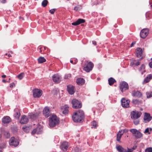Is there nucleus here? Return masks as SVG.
Returning a JSON list of instances; mask_svg holds the SVG:
<instances>
[{
	"label": "nucleus",
	"instance_id": "24",
	"mask_svg": "<svg viewBox=\"0 0 152 152\" xmlns=\"http://www.w3.org/2000/svg\"><path fill=\"white\" fill-rule=\"evenodd\" d=\"M152 78V75L151 74H149L147 75V77L144 79L143 82L147 83L150 81L151 80Z\"/></svg>",
	"mask_w": 152,
	"mask_h": 152
},
{
	"label": "nucleus",
	"instance_id": "63",
	"mask_svg": "<svg viewBox=\"0 0 152 152\" xmlns=\"http://www.w3.org/2000/svg\"><path fill=\"white\" fill-rule=\"evenodd\" d=\"M92 43L93 45H96V42L94 41H92Z\"/></svg>",
	"mask_w": 152,
	"mask_h": 152
},
{
	"label": "nucleus",
	"instance_id": "1",
	"mask_svg": "<svg viewBox=\"0 0 152 152\" xmlns=\"http://www.w3.org/2000/svg\"><path fill=\"white\" fill-rule=\"evenodd\" d=\"M85 118L83 111L80 110L73 113L72 116V120L75 122H81L83 121Z\"/></svg>",
	"mask_w": 152,
	"mask_h": 152
},
{
	"label": "nucleus",
	"instance_id": "28",
	"mask_svg": "<svg viewBox=\"0 0 152 152\" xmlns=\"http://www.w3.org/2000/svg\"><path fill=\"white\" fill-rule=\"evenodd\" d=\"M38 61L39 63L41 64L45 62L46 60L44 57H40L38 59Z\"/></svg>",
	"mask_w": 152,
	"mask_h": 152
},
{
	"label": "nucleus",
	"instance_id": "57",
	"mask_svg": "<svg viewBox=\"0 0 152 152\" xmlns=\"http://www.w3.org/2000/svg\"><path fill=\"white\" fill-rule=\"evenodd\" d=\"M14 129H14V131L13 130V132L15 133L17 132L18 131V129H17V127H14Z\"/></svg>",
	"mask_w": 152,
	"mask_h": 152
},
{
	"label": "nucleus",
	"instance_id": "39",
	"mask_svg": "<svg viewBox=\"0 0 152 152\" xmlns=\"http://www.w3.org/2000/svg\"><path fill=\"white\" fill-rule=\"evenodd\" d=\"M6 142H4L2 144H0V148L1 149H3V148H6Z\"/></svg>",
	"mask_w": 152,
	"mask_h": 152
},
{
	"label": "nucleus",
	"instance_id": "25",
	"mask_svg": "<svg viewBox=\"0 0 152 152\" xmlns=\"http://www.w3.org/2000/svg\"><path fill=\"white\" fill-rule=\"evenodd\" d=\"M45 49V48L42 46H39L37 48L38 50L41 53H43Z\"/></svg>",
	"mask_w": 152,
	"mask_h": 152
},
{
	"label": "nucleus",
	"instance_id": "29",
	"mask_svg": "<svg viewBox=\"0 0 152 152\" xmlns=\"http://www.w3.org/2000/svg\"><path fill=\"white\" fill-rule=\"evenodd\" d=\"M22 130L26 133H28L29 132L30 127L29 126H24L22 128Z\"/></svg>",
	"mask_w": 152,
	"mask_h": 152
},
{
	"label": "nucleus",
	"instance_id": "36",
	"mask_svg": "<svg viewBox=\"0 0 152 152\" xmlns=\"http://www.w3.org/2000/svg\"><path fill=\"white\" fill-rule=\"evenodd\" d=\"M24 73L23 72H22L19 75H18L17 77L20 80H21L24 77Z\"/></svg>",
	"mask_w": 152,
	"mask_h": 152
},
{
	"label": "nucleus",
	"instance_id": "8",
	"mask_svg": "<svg viewBox=\"0 0 152 152\" xmlns=\"http://www.w3.org/2000/svg\"><path fill=\"white\" fill-rule=\"evenodd\" d=\"M32 93L33 96L34 98H39L42 95V91L40 89H35L33 90Z\"/></svg>",
	"mask_w": 152,
	"mask_h": 152
},
{
	"label": "nucleus",
	"instance_id": "53",
	"mask_svg": "<svg viewBox=\"0 0 152 152\" xmlns=\"http://www.w3.org/2000/svg\"><path fill=\"white\" fill-rule=\"evenodd\" d=\"M92 110L93 111L94 115L95 114L96 112H97V110L95 108H92Z\"/></svg>",
	"mask_w": 152,
	"mask_h": 152
},
{
	"label": "nucleus",
	"instance_id": "33",
	"mask_svg": "<svg viewBox=\"0 0 152 152\" xmlns=\"http://www.w3.org/2000/svg\"><path fill=\"white\" fill-rule=\"evenodd\" d=\"M4 134L5 137L7 138H9L10 136V133L7 131H4Z\"/></svg>",
	"mask_w": 152,
	"mask_h": 152
},
{
	"label": "nucleus",
	"instance_id": "54",
	"mask_svg": "<svg viewBox=\"0 0 152 152\" xmlns=\"http://www.w3.org/2000/svg\"><path fill=\"white\" fill-rule=\"evenodd\" d=\"M72 25L75 26H76L77 25H78V22H77V20L75 22H74L72 23Z\"/></svg>",
	"mask_w": 152,
	"mask_h": 152
},
{
	"label": "nucleus",
	"instance_id": "59",
	"mask_svg": "<svg viewBox=\"0 0 152 152\" xmlns=\"http://www.w3.org/2000/svg\"><path fill=\"white\" fill-rule=\"evenodd\" d=\"M149 65L150 68H152V61L149 63Z\"/></svg>",
	"mask_w": 152,
	"mask_h": 152
},
{
	"label": "nucleus",
	"instance_id": "61",
	"mask_svg": "<svg viewBox=\"0 0 152 152\" xmlns=\"http://www.w3.org/2000/svg\"><path fill=\"white\" fill-rule=\"evenodd\" d=\"M0 2L2 3H5L6 0H0Z\"/></svg>",
	"mask_w": 152,
	"mask_h": 152
},
{
	"label": "nucleus",
	"instance_id": "21",
	"mask_svg": "<svg viewBox=\"0 0 152 152\" xmlns=\"http://www.w3.org/2000/svg\"><path fill=\"white\" fill-rule=\"evenodd\" d=\"M85 80L84 79L82 78H78L77 79L76 82L77 84L83 85L85 83Z\"/></svg>",
	"mask_w": 152,
	"mask_h": 152
},
{
	"label": "nucleus",
	"instance_id": "44",
	"mask_svg": "<svg viewBox=\"0 0 152 152\" xmlns=\"http://www.w3.org/2000/svg\"><path fill=\"white\" fill-rule=\"evenodd\" d=\"M38 128H35V129H34L31 132V134L32 135H34L35 134H37V130H38Z\"/></svg>",
	"mask_w": 152,
	"mask_h": 152
},
{
	"label": "nucleus",
	"instance_id": "5",
	"mask_svg": "<svg viewBox=\"0 0 152 152\" xmlns=\"http://www.w3.org/2000/svg\"><path fill=\"white\" fill-rule=\"evenodd\" d=\"M129 131L132 133L133 135L137 139L140 138L142 135V133L136 129H131Z\"/></svg>",
	"mask_w": 152,
	"mask_h": 152
},
{
	"label": "nucleus",
	"instance_id": "64",
	"mask_svg": "<svg viewBox=\"0 0 152 152\" xmlns=\"http://www.w3.org/2000/svg\"><path fill=\"white\" fill-rule=\"evenodd\" d=\"M74 61H75L74 62V64H76L77 62V60L76 58L75 59Z\"/></svg>",
	"mask_w": 152,
	"mask_h": 152
},
{
	"label": "nucleus",
	"instance_id": "12",
	"mask_svg": "<svg viewBox=\"0 0 152 152\" xmlns=\"http://www.w3.org/2000/svg\"><path fill=\"white\" fill-rule=\"evenodd\" d=\"M152 119V116H151L150 113L145 112L144 113L143 120L145 123L150 122Z\"/></svg>",
	"mask_w": 152,
	"mask_h": 152
},
{
	"label": "nucleus",
	"instance_id": "27",
	"mask_svg": "<svg viewBox=\"0 0 152 152\" xmlns=\"http://www.w3.org/2000/svg\"><path fill=\"white\" fill-rule=\"evenodd\" d=\"M28 115L30 118L33 120L35 119L37 117V115L33 113H29Z\"/></svg>",
	"mask_w": 152,
	"mask_h": 152
},
{
	"label": "nucleus",
	"instance_id": "26",
	"mask_svg": "<svg viewBox=\"0 0 152 152\" xmlns=\"http://www.w3.org/2000/svg\"><path fill=\"white\" fill-rule=\"evenodd\" d=\"M108 81L109 84L110 86L112 85L114 83L116 82L115 80L112 77L109 79Z\"/></svg>",
	"mask_w": 152,
	"mask_h": 152
},
{
	"label": "nucleus",
	"instance_id": "17",
	"mask_svg": "<svg viewBox=\"0 0 152 152\" xmlns=\"http://www.w3.org/2000/svg\"><path fill=\"white\" fill-rule=\"evenodd\" d=\"M142 54V50L140 48H137L136 50V56L137 58L140 57Z\"/></svg>",
	"mask_w": 152,
	"mask_h": 152
},
{
	"label": "nucleus",
	"instance_id": "32",
	"mask_svg": "<svg viewBox=\"0 0 152 152\" xmlns=\"http://www.w3.org/2000/svg\"><path fill=\"white\" fill-rule=\"evenodd\" d=\"M122 135H123V134L121 133L120 134H117V135L116 140L119 142L120 143L121 142L120 140Z\"/></svg>",
	"mask_w": 152,
	"mask_h": 152
},
{
	"label": "nucleus",
	"instance_id": "55",
	"mask_svg": "<svg viewBox=\"0 0 152 152\" xmlns=\"http://www.w3.org/2000/svg\"><path fill=\"white\" fill-rule=\"evenodd\" d=\"M122 131L123 132L121 133V134H122V133H123V134L124 132H127L129 131V130L127 129H124L122 130Z\"/></svg>",
	"mask_w": 152,
	"mask_h": 152
},
{
	"label": "nucleus",
	"instance_id": "11",
	"mask_svg": "<svg viewBox=\"0 0 152 152\" xmlns=\"http://www.w3.org/2000/svg\"><path fill=\"white\" fill-rule=\"evenodd\" d=\"M75 87L71 85H68L67 86V91L69 94L70 95H73L75 92Z\"/></svg>",
	"mask_w": 152,
	"mask_h": 152
},
{
	"label": "nucleus",
	"instance_id": "19",
	"mask_svg": "<svg viewBox=\"0 0 152 152\" xmlns=\"http://www.w3.org/2000/svg\"><path fill=\"white\" fill-rule=\"evenodd\" d=\"M132 96L133 97H139L141 96L142 94L139 91H133L132 93Z\"/></svg>",
	"mask_w": 152,
	"mask_h": 152
},
{
	"label": "nucleus",
	"instance_id": "7",
	"mask_svg": "<svg viewBox=\"0 0 152 152\" xmlns=\"http://www.w3.org/2000/svg\"><path fill=\"white\" fill-rule=\"evenodd\" d=\"M129 89L128 84L125 81H123L120 84V89L122 93L125 92Z\"/></svg>",
	"mask_w": 152,
	"mask_h": 152
},
{
	"label": "nucleus",
	"instance_id": "51",
	"mask_svg": "<svg viewBox=\"0 0 152 152\" xmlns=\"http://www.w3.org/2000/svg\"><path fill=\"white\" fill-rule=\"evenodd\" d=\"M135 148L130 149L127 148V152H132L133 150L135 149Z\"/></svg>",
	"mask_w": 152,
	"mask_h": 152
},
{
	"label": "nucleus",
	"instance_id": "15",
	"mask_svg": "<svg viewBox=\"0 0 152 152\" xmlns=\"http://www.w3.org/2000/svg\"><path fill=\"white\" fill-rule=\"evenodd\" d=\"M61 77L58 74L54 75L52 76V79L53 81L56 83H59L61 81Z\"/></svg>",
	"mask_w": 152,
	"mask_h": 152
},
{
	"label": "nucleus",
	"instance_id": "18",
	"mask_svg": "<svg viewBox=\"0 0 152 152\" xmlns=\"http://www.w3.org/2000/svg\"><path fill=\"white\" fill-rule=\"evenodd\" d=\"M11 119L8 116H6L4 117L2 119V122L4 124H8L10 122Z\"/></svg>",
	"mask_w": 152,
	"mask_h": 152
},
{
	"label": "nucleus",
	"instance_id": "46",
	"mask_svg": "<svg viewBox=\"0 0 152 152\" xmlns=\"http://www.w3.org/2000/svg\"><path fill=\"white\" fill-rule=\"evenodd\" d=\"M145 152H152V148H147L145 150Z\"/></svg>",
	"mask_w": 152,
	"mask_h": 152
},
{
	"label": "nucleus",
	"instance_id": "47",
	"mask_svg": "<svg viewBox=\"0 0 152 152\" xmlns=\"http://www.w3.org/2000/svg\"><path fill=\"white\" fill-rule=\"evenodd\" d=\"M80 150V148L77 146L75 147L74 148V151L75 152H79Z\"/></svg>",
	"mask_w": 152,
	"mask_h": 152
},
{
	"label": "nucleus",
	"instance_id": "10",
	"mask_svg": "<svg viewBox=\"0 0 152 152\" xmlns=\"http://www.w3.org/2000/svg\"><path fill=\"white\" fill-rule=\"evenodd\" d=\"M94 67L93 64L91 61L89 62L86 66L84 67V70L87 72H89Z\"/></svg>",
	"mask_w": 152,
	"mask_h": 152
},
{
	"label": "nucleus",
	"instance_id": "60",
	"mask_svg": "<svg viewBox=\"0 0 152 152\" xmlns=\"http://www.w3.org/2000/svg\"><path fill=\"white\" fill-rule=\"evenodd\" d=\"M136 61V60H134L132 62H131V64L132 65H133L135 64V62Z\"/></svg>",
	"mask_w": 152,
	"mask_h": 152
},
{
	"label": "nucleus",
	"instance_id": "35",
	"mask_svg": "<svg viewBox=\"0 0 152 152\" xmlns=\"http://www.w3.org/2000/svg\"><path fill=\"white\" fill-rule=\"evenodd\" d=\"M77 21L78 22V24L79 25L81 23H83L85 22V20L84 19H83L79 18L78 19Z\"/></svg>",
	"mask_w": 152,
	"mask_h": 152
},
{
	"label": "nucleus",
	"instance_id": "16",
	"mask_svg": "<svg viewBox=\"0 0 152 152\" xmlns=\"http://www.w3.org/2000/svg\"><path fill=\"white\" fill-rule=\"evenodd\" d=\"M69 146L68 143L66 142H63L60 146L61 149L64 151H66Z\"/></svg>",
	"mask_w": 152,
	"mask_h": 152
},
{
	"label": "nucleus",
	"instance_id": "58",
	"mask_svg": "<svg viewBox=\"0 0 152 152\" xmlns=\"http://www.w3.org/2000/svg\"><path fill=\"white\" fill-rule=\"evenodd\" d=\"M136 43V42H133L131 44V45H130V47H132L133 46V45H135Z\"/></svg>",
	"mask_w": 152,
	"mask_h": 152
},
{
	"label": "nucleus",
	"instance_id": "13",
	"mask_svg": "<svg viewBox=\"0 0 152 152\" xmlns=\"http://www.w3.org/2000/svg\"><path fill=\"white\" fill-rule=\"evenodd\" d=\"M43 114L47 118L49 117L51 115V113L48 107H46L44 108L43 110Z\"/></svg>",
	"mask_w": 152,
	"mask_h": 152
},
{
	"label": "nucleus",
	"instance_id": "42",
	"mask_svg": "<svg viewBox=\"0 0 152 152\" xmlns=\"http://www.w3.org/2000/svg\"><path fill=\"white\" fill-rule=\"evenodd\" d=\"M142 59V56L140 59H139L137 60V61L136 62H135V64L136 66H138L140 65V61L141 60V59Z\"/></svg>",
	"mask_w": 152,
	"mask_h": 152
},
{
	"label": "nucleus",
	"instance_id": "14",
	"mask_svg": "<svg viewBox=\"0 0 152 152\" xmlns=\"http://www.w3.org/2000/svg\"><path fill=\"white\" fill-rule=\"evenodd\" d=\"M28 121V119L27 116L25 115L22 116L20 122L22 124H24L27 123Z\"/></svg>",
	"mask_w": 152,
	"mask_h": 152
},
{
	"label": "nucleus",
	"instance_id": "9",
	"mask_svg": "<svg viewBox=\"0 0 152 152\" xmlns=\"http://www.w3.org/2000/svg\"><path fill=\"white\" fill-rule=\"evenodd\" d=\"M121 105L122 107L124 108H128L129 106L130 101L129 100L126 99L124 98H123L121 100Z\"/></svg>",
	"mask_w": 152,
	"mask_h": 152
},
{
	"label": "nucleus",
	"instance_id": "23",
	"mask_svg": "<svg viewBox=\"0 0 152 152\" xmlns=\"http://www.w3.org/2000/svg\"><path fill=\"white\" fill-rule=\"evenodd\" d=\"M69 107L67 105H65L63 107V113L64 115L67 114L69 112Z\"/></svg>",
	"mask_w": 152,
	"mask_h": 152
},
{
	"label": "nucleus",
	"instance_id": "45",
	"mask_svg": "<svg viewBox=\"0 0 152 152\" xmlns=\"http://www.w3.org/2000/svg\"><path fill=\"white\" fill-rule=\"evenodd\" d=\"M56 10V9L55 8H54L53 9H51L49 11V12L52 14H53L55 12Z\"/></svg>",
	"mask_w": 152,
	"mask_h": 152
},
{
	"label": "nucleus",
	"instance_id": "34",
	"mask_svg": "<svg viewBox=\"0 0 152 152\" xmlns=\"http://www.w3.org/2000/svg\"><path fill=\"white\" fill-rule=\"evenodd\" d=\"M48 3L47 0H44L42 3V6L44 7H46Z\"/></svg>",
	"mask_w": 152,
	"mask_h": 152
},
{
	"label": "nucleus",
	"instance_id": "2",
	"mask_svg": "<svg viewBox=\"0 0 152 152\" xmlns=\"http://www.w3.org/2000/svg\"><path fill=\"white\" fill-rule=\"evenodd\" d=\"M142 114V113L136 110H133L131 112L130 114L131 118L133 120L134 124L135 125H138L140 121L139 118Z\"/></svg>",
	"mask_w": 152,
	"mask_h": 152
},
{
	"label": "nucleus",
	"instance_id": "49",
	"mask_svg": "<svg viewBox=\"0 0 152 152\" xmlns=\"http://www.w3.org/2000/svg\"><path fill=\"white\" fill-rule=\"evenodd\" d=\"M146 94L147 98H149L152 97V95L151 93H146Z\"/></svg>",
	"mask_w": 152,
	"mask_h": 152
},
{
	"label": "nucleus",
	"instance_id": "52",
	"mask_svg": "<svg viewBox=\"0 0 152 152\" xmlns=\"http://www.w3.org/2000/svg\"><path fill=\"white\" fill-rule=\"evenodd\" d=\"M74 10L76 11H77L80 10V8L79 7L76 6L74 7Z\"/></svg>",
	"mask_w": 152,
	"mask_h": 152
},
{
	"label": "nucleus",
	"instance_id": "40",
	"mask_svg": "<svg viewBox=\"0 0 152 152\" xmlns=\"http://www.w3.org/2000/svg\"><path fill=\"white\" fill-rule=\"evenodd\" d=\"M36 128H38V130L37 131V134H39L42 133V127H37Z\"/></svg>",
	"mask_w": 152,
	"mask_h": 152
},
{
	"label": "nucleus",
	"instance_id": "50",
	"mask_svg": "<svg viewBox=\"0 0 152 152\" xmlns=\"http://www.w3.org/2000/svg\"><path fill=\"white\" fill-rule=\"evenodd\" d=\"M15 84L13 82L10 84V87L11 88H13L15 87Z\"/></svg>",
	"mask_w": 152,
	"mask_h": 152
},
{
	"label": "nucleus",
	"instance_id": "56",
	"mask_svg": "<svg viewBox=\"0 0 152 152\" xmlns=\"http://www.w3.org/2000/svg\"><path fill=\"white\" fill-rule=\"evenodd\" d=\"M142 29L141 30L140 33V36L142 38Z\"/></svg>",
	"mask_w": 152,
	"mask_h": 152
},
{
	"label": "nucleus",
	"instance_id": "41",
	"mask_svg": "<svg viewBox=\"0 0 152 152\" xmlns=\"http://www.w3.org/2000/svg\"><path fill=\"white\" fill-rule=\"evenodd\" d=\"M59 139L58 136H56L55 137L54 142L55 143H57L59 142Z\"/></svg>",
	"mask_w": 152,
	"mask_h": 152
},
{
	"label": "nucleus",
	"instance_id": "43",
	"mask_svg": "<svg viewBox=\"0 0 152 152\" xmlns=\"http://www.w3.org/2000/svg\"><path fill=\"white\" fill-rule=\"evenodd\" d=\"M71 77V75L70 74L65 75L64 78V79H69Z\"/></svg>",
	"mask_w": 152,
	"mask_h": 152
},
{
	"label": "nucleus",
	"instance_id": "30",
	"mask_svg": "<svg viewBox=\"0 0 152 152\" xmlns=\"http://www.w3.org/2000/svg\"><path fill=\"white\" fill-rule=\"evenodd\" d=\"M152 129L151 128H146L144 131V133L145 134H150L151 132L152 131Z\"/></svg>",
	"mask_w": 152,
	"mask_h": 152
},
{
	"label": "nucleus",
	"instance_id": "62",
	"mask_svg": "<svg viewBox=\"0 0 152 152\" xmlns=\"http://www.w3.org/2000/svg\"><path fill=\"white\" fill-rule=\"evenodd\" d=\"M149 2V4L151 5V7H152V0H150Z\"/></svg>",
	"mask_w": 152,
	"mask_h": 152
},
{
	"label": "nucleus",
	"instance_id": "3",
	"mask_svg": "<svg viewBox=\"0 0 152 152\" xmlns=\"http://www.w3.org/2000/svg\"><path fill=\"white\" fill-rule=\"evenodd\" d=\"M59 122V118L55 115H53L49 118V126L50 127H53L58 124Z\"/></svg>",
	"mask_w": 152,
	"mask_h": 152
},
{
	"label": "nucleus",
	"instance_id": "6",
	"mask_svg": "<svg viewBox=\"0 0 152 152\" xmlns=\"http://www.w3.org/2000/svg\"><path fill=\"white\" fill-rule=\"evenodd\" d=\"M18 140L15 138L14 137H12L9 141V145L15 147L17 146L19 144Z\"/></svg>",
	"mask_w": 152,
	"mask_h": 152
},
{
	"label": "nucleus",
	"instance_id": "22",
	"mask_svg": "<svg viewBox=\"0 0 152 152\" xmlns=\"http://www.w3.org/2000/svg\"><path fill=\"white\" fill-rule=\"evenodd\" d=\"M149 33V30L148 28H143V39L145 38Z\"/></svg>",
	"mask_w": 152,
	"mask_h": 152
},
{
	"label": "nucleus",
	"instance_id": "20",
	"mask_svg": "<svg viewBox=\"0 0 152 152\" xmlns=\"http://www.w3.org/2000/svg\"><path fill=\"white\" fill-rule=\"evenodd\" d=\"M116 149L119 152H127L126 150L120 145H116Z\"/></svg>",
	"mask_w": 152,
	"mask_h": 152
},
{
	"label": "nucleus",
	"instance_id": "31",
	"mask_svg": "<svg viewBox=\"0 0 152 152\" xmlns=\"http://www.w3.org/2000/svg\"><path fill=\"white\" fill-rule=\"evenodd\" d=\"M132 102L134 105H136L139 104L141 102V101L137 99H133L132 100Z\"/></svg>",
	"mask_w": 152,
	"mask_h": 152
},
{
	"label": "nucleus",
	"instance_id": "4",
	"mask_svg": "<svg viewBox=\"0 0 152 152\" xmlns=\"http://www.w3.org/2000/svg\"><path fill=\"white\" fill-rule=\"evenodd\" d=\"M72 107L73 108L77 109L82 107V104L80 101L76 99H73L72 101Z\"/></svg>",
	"mask_w": 152,
	"mask_h": 152
},
{
	"label": "nucleus",
	"instance_id": "38",
	"mask_svg": "<svg viewBox=\"0 0 152 152\" xmlns=\"http://www.w3.org/2000/svg\"><path fill=\"white\" fill-rule=\"evenodd\" d=\"M20 114V113L19 112H15L14 116L16 119H18L19 118Z\"/></svg>",
	"mask_w": 152,
	"mask_h": 152
},
{
	"label": "nucleus",
	"instance_id": "48",
	"mask_svg": "<svg viewBox=\"0 0 152 152\" xmlns=\"http://www.w3.org/2000/svg\"><path fill=\"white\" fill-rule=\"evenodd\" d=\"M92 124L93 126L95 127H97V122L95 121H93Z\"/></svg>",
	"mask_w": 152,
	"mask_h": 152
},
{
	"label": "nucleus",
	"instance_id": "37",
	"mask_svg": "<svg viewBox=\"0 0 152 152\" xmlns=\"http://www.w3.org/2000/svg\"><path fill=\"white\" fill-rule=\"evenodd\" d=\"M100 106V108H98V109L101 112H102L103 110L104 105L103 104L101 103L98 104V107Z\"/></svg>",
	"mask_w": 152,
	"mask_h": 152
}]
</instances>
